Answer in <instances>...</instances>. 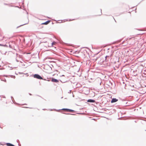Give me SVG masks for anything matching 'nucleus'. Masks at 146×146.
I'll list each match as a JSON object with an SVG mask.
<instances>
[{"instance_id":"4","label":"nucleus","mask_w":146,"mask_h":146,"mask_svg":"<svg viewBox=\"0 0 146 146\" xmlns=\"http://www.w3.org/2000/svg\"><path fill=\"white\" fill-rule=\"evenodd\" d=\"M62 110H63L67 111H69L70 112H73L74 111L72 110H70V109H62Z\"/></svg>"},{"instance_id":"1","label":"nucleus","mask_w":146,"mask_h":146,"mask_svg":"<svg viewBox=\"0 0 146 146\" xmlns=\"http://www.w3.org/2000/svg\"><path fill=\"white\" fill-rule=\"evenodd\" d=\"M34 77L40 79H42V78L38 74H35L34 75Z\"/></svg>"},{"instance_id":"3","label":"nucleus","mask_w":146,"mask_h":146,"mask_svg":"<svg viewBox=\"0 0 146 146\" xmlns=\"http://www.w3.org/2000/svg\"><path fill=\"white\" fill-rule=\"evenodd\" d=\"M118 101V100L116 98H113L111 100V103L116 102Z\"/></svg>"},{"instance_id":"8","label":"nucleus","mask_w":146,"mask_h":146,"mask_svg":"<svg viewBox=\"0 0 146 146\" xmlns=\"http://www.w3.org/2000/svg\"><path fill=\"white\" fill-rule=\"evenodd\" d=\"M7 145L8 146H15L14 145L10 143H7Z\"/></svg>"},{"instance_id":"7","label":"nucleus","mask_w":146,"mask_h":146,"mask_svg":"<svg viewBox=\"0 0 146 146\" xmlns=\"http://www.w3.org/2000/svg\"><path fill=\"white\" fill-rule=\"evenodd\" d=\"M50 22V21H47L46 22L44 23H42L44 25H47Z\"/></svg>"},{"instance_id":"6","label":"nucleus","mask_w":146,"mask_h":146,"mask_svg":"<svg viewBox=\"0 0 146 146\" xmlns=\"http://www.w3.org/2000/svg\"><path fill=\"white\" fill-rule=\"evenodd\" d=\"M57 44L56 42L55 41H54L52 43V46H53L54 45H55Z\"/></svg>"},{"instance_id":"5","label":"nucleus","mask_w":146,"mask_h":146,"mask_svg":"<svg viewBox=\"0 0 146 146\" xmlns=\"http://www.w3.org/2000/svg\"><path fill=\"white\" fill-rule=\"evenodd\" d=\"M95 101L92 100H88V102H94Z\"/></svg>"},{"instance_id":"2","label":"nucleus","mask_w":146,"mask_h":146,"mask_svg":"<svg viewBox=\"0 0 146 146\" xmlns=\"http://www.w3.org/2000/svg\"><path fill=\"white\" fill-rule=\"evenodd\" d=\"M51 81L52 82H54L56 83L58 82H59L57 80L55 79H54L53 78H52Z\"/></svg>"},{"instance_id":"9","label":"nucleus","mask_w":146,"mask_h":146,"mask_svg":"<svg viewBox=\"0 0 146 146\" xmlns=\"http://www.w3.org/2000/svg\"><path fill=\"white\" fill-rule=\"evenodd\" d=\"M1 45L0 44V46H1Z\"/></svg>"}]
</instances>
